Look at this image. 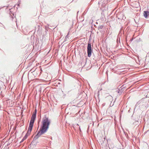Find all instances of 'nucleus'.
<instances>
[{
  "label": "nucleus",
  "instance_id": "9b49d317",
  "mask_svg": "<svg viewBox=\"0 0 149 149\" xmlns=\"http://www.w3.org/2000/svg\"><path fill=\"white\" fill-rule=\"evenodd\" d=\"M68 38V35L66 36L65 37V38Z\"/></svg>",
  "mask_w": 149,
  "mask_h": 149
},
{
  "label": "nucleus",
  "instance_id": "39448f33",
  "mask_svg": "<svg viewBox=\"0 0 149 149\" xmlns=\"http://www.w3.org/2000/svg\"><path fill=\"white\" fill-rule=\"evenodd\" d=\"M143 15L146 18H147L148 16L149 15V11H144Z\"/></svg>",
  "mask_w": 149,
  "mask_h": 149
},
{
  "label": "nucleus",
  "instance_id": "ddd939ff",
  "mask_svg": "<svg viewBox=\"0 0 149 149\" xmlns=\"http://www.w3.org/2000/svg\"><path fill=\"white\" fill-rule=\"evenodd\" d=\"M79 12V11H78L77 13H78Z\"/></svg>",
  "mask_w": 149,
  "mask_h": 149
},
{
  "label": "nucleus",
  "instance_id": "6e6552de",
  "mask_svg": "<svg viewBox=\"0 0 149 149\" xmlns=\"http://www.w3.org/2000/svg\"><path fill=\"white\" fill-rule=\"evenodd\" d=\"M103 26L102 25L98 27V30L102 29L103 28Z\"/></svg>",
  "mask_w": 149,
  "mask_h": 149
},
{
  "label": "nucleus",
  "instance_id": "20e7f679",
  "mask_svg": "<svg viewBox=\"0 0 149 149\" xmlns=\"http://www.w3.org/2000/svg\"><path fill=\"white\" fill-rule=\"evenodd\" d=\"M87 49L88 56V57H91L92 53L93 52V50L92 49L91 44L89 42L88 43Z\"/></svg>",
  "mask_w": 149,
  "mask_h": 149
},
{
  "label": "nucleus",
  "instance_id": "9d476101",
  "mask_svg": "<svg viewBox=\"0 0 149 149\" xmlns=\"http://www.w3.org/2000/svg\"><path fill=\"white\" fill-rule=\"evenodd\" d=\"M117 43L118 42V41L119 42V43H120V38H119V40H118V38H117Z\"/></svg>",
  "mask_w": 149,
  "mask_h": 149
},
{
  "label": "nucleus",
  "instance_id": "f257e3e1",
  "mask_svg": "<svg viewBox=\"0 0 149 149\" xmlns=\"http://www.w3.org/2000/svg\"><path fill=\"white\" fill-rule=\"evenodd\" d=\"M42 125L41 126L38 132L36 135L34 137L31 143H34V141L36 140L41 135L45 133L49 127V125L50 123V120L47 117H45V118L42 119Z\"/></svg>",
  "mask_w": 149,
  "mask_h": 149
},
{
  "label": "nucleus",
  "instance_id": "f8f14e48",
  "mask_svg": "<svg viewBox=\"0 0 149 149\" xmlns=\"http://www.w3.org/2000/svg\"><path fill=\"white\" fill-rule=\"evenodd\" d=\"M79 129L81 131V129L80 127H79Z\"/></svg>",
  "mask_w": 149,
  "mask_h": 149
},
{
  "label": "nucleus",
  "instance_id": "f03ea898",
  "mask_svg": "<svg viewBox=\"0 0 149 149\" xmlns=\"http://www.w3.org/2000/svg\"><path fill=\"white\" fill-rule=\"evenodd\" d=\"M36 113L37 111L36 109L35 111L33 112V115L31 118L29 125L33 126V123L36 118Z\"/></svg>",
  "mask_w": 149,
  "mask_h": 149
},
{
  "label": "nucleus",
  "instance_id": "1a4fd4ad",
  "mask_svg": "<svg viewBox=\"0 0 149 149\" xmlns=\"http://www.w3.org/2000/svg\"><path fill=\"white\" fill-rule=\"evenodd\" d=\"M79 126L78 124H76L75 125V126ZM74 126H75V125H72V127H74V129H75V128H74Z\"/></svg>",
  "mask_w": 149,
  "mask_h": 149
},
{
  "label": "nucleus",
  "instance_id": "0eeeda50",
  "mask_svg": "<svg viewBox=\"0 0 149 149\" xmlns=\"http://www.w3.org/2000/svg\"><path fill=\"white\" fill-rule=\"evenodd\" d=\"M107 98L110 100V101L112 100V97L111 95L108 96L107 97Z\"/></svg>",
  "mask_w": 149,
  "mask_h": 149
},
{
  "label": "nucleus",
  "instance_id": "7ed1b4c3",
  "mask_svg": "<svg viewBox=\"0 0 149 149\" xmlns=\"http://www.w3.org/2000/svg\"><path fill=\"white\" fill-rule=\"evenodd\" d=\"M33 127V126L29 125V126L28 127L27 132L24 136L23 137L21 142H23L24 140L26 139L27 138L28 136L30 135L32 130Z\"/></svg>",
  "mask_w": 149,
  "mask_h": 149
},
{
  "label": "nucleus",
  "instance_id": "423d86ee",
  "mask_svg": "<svg viewBox=\"0 0 149 149\" xmlns=\"http://www.w3.org/2000/svg\"><path fill=\"white\" fill-rule=\"evenodd\" d=\"M9 14L10 15V17L12 18V20L14 19V17H15V16H14V14L13 13H12L11 11L10 10Z\"/></svg>",
  "mask_w": 149,
  "mask_h": 149
}]
</instances>
